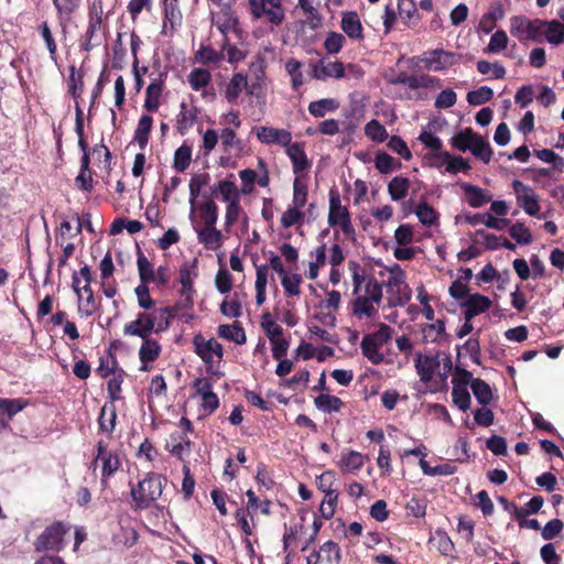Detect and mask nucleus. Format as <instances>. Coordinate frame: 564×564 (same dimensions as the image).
Masks as SVG:
<instances>
[{
	"label": "nucleus",
	"mask_w": 564,
	"mask_h": 564,
	"mask_svg": "<svg viewBox=\"0 0 564 564\" xmlns=\"http://www.w3.org/2000/svg\"><path fill=\"white\" fill-rule=\"evenodd\" d=\"M257 278L254 283L257 305H262L267 301V286L269 276V267L265 264L256 265Z\"/></svg>",
	"instance_id": "34"
},
{
	"label": "nucleus",
	"mask_w": 564,
	"mask_h": 564,
	"mask_svg": "<svg viewBox=\"0 0 564 564\" xmlns=\"http://www.w3.org/2000/svg\"><path fill=\"white\" fill-rule=\"evenodd\" d=\"M414 367L421 381L430 382L434 379V375L440 367V357L423 355V352H416L414 359Z\"/></svg>",
	"instance_id": "16"
},
{
	"label": "nucleus",
	"mask_w": 564,
	"mask_h": 564,
	"mask_svg": "<svg viewBox=\"0 0 564 564\" xmlns=\"http://www.w3.org/2000/svg\"><path fill=\"white\" fill-rule=\"evenodd\" d=\"M347 39L343 33L329 32L324 41V47L329 55H336L343 50Z\"/></svg>",
	"instance_id": "60"
},
{
	"label": "nucleus",
	"mask_w": 564,
	"mask_h": 564,
	"mask_svg": "<svg viewBox=\"0 0 564 564\" xmlns=\"http://www.w3.org/2000/svg\"><path fill=\"white\" fill-rule=\"evenodd\" d=\"M338 501V492L333 490L332 492H327L322 500L319 507L321 517L325 519H332L336 512V506Z\"/></svg>",
	"instance_id": "61"
},
{
	"label": "nucleus",
	"mask_w": 564,
	"mask_h": 564,
	"mask_svg": "<svg viewBox=\"0 0 564 564\" xmlns=\"http://www.w3.org/2000/svg\"><path fill=\"white\" fill-rule=\"evenodd\" d=\"M340 104L335 98H322L316 101H312L307 109L311 116L325 117L327 112L336 111Z\"/></svg>",
	"instance_id": "38"
},
{
	"label": "nucleus",
	"mask_w": 564,
	"mask_h": 564,
	"mask_svg": "<svg viewBox=\"0 0 564 564\" xmlns=\"http://www.w3.org/2000/svg\"><path fill=\"white\" fill-rule=\"evenodd\" d=\"M248 87V78L242 73L232 74L225 89V99L229 104H236L243 88Z\"/></svg>",
	"instance_id": "30"
},
{
	"label": "nucleus",
	"mask_w": 564,
	"mask_h": 564,
	"mask_svg": "<svg viewBox=\"0 0 564 564\" xmlns=\"http://www.w3.org/2000/svg\"><path fill=\"white\" fill-rule=\"evenodd\" d=\"M338 465L343 471L356 473L365 465V457L360 452L347 451L341 454Z\"/></svg>",
	"instance_id": "32"
},
{
	"label": "nucleus",
	"mask_w": 564,
	"mask_h": 564,
	"mask_svg": "<svg viewBox=\"0 0 564 564\" xmlns=\"http://www.w3.org/2000/svg\"><path fill=\"white\" fill-rule=\"evenodd\" d=\"M285 68L291 78L292 88L299 89L300 87H302L304 83L302 74V63L291 57V59L285 62Z\"/></svg>",
	"instance_id": "54"
},
{
	"label": "nucleus",
	"mask_w": 564,
	"mask_h": 564,
	"mask_svg": "<svg viewBox=\"0 0 564 564\" xmlns=\"http://www.w3.org/2000/svg\"><path fill=\"white\" fill-rule=\"evenodd\" d=\"M228 26L229 25L225 24V22L221 25H218L219 31L224 34L223 50L227 51V62L238 63V62L243 61L246 55H245L243 51L238 48L237 45L228 43V36H227Z\"/></svg>",
	"instance_id": "48"
},
{
	"label": "nucleus",
	"mask_w": 564,
	"mask_h": 564,
	"mask_svg": "<svg viewBox=\"0 0 564 564\" xmlns=\"http://www.w3.org/2000/svg\"><path fill=\"white\" fill-rule=\"evenodd\" d=\"M349 210L347 206L341 205V196L336 188L329 191V213L328 224L330 226H340Z\"/></svg>",
	"instance_id": "23"
},
{
	"label": "nucleus",
	"mask_w": 564,
	"mask_h": 564,
	"mask_svg": "<svg viewBox=\"0 0 564 564\" xmlns=\"http://www.w3.org/2000/svg\"><path fill=\"white\" fill-rule=\"evenodd\" d=\"M192 160V148L187 144L178 147L174 152V170L184 172L188 169Z\"/></svg>",
	"instance_id": "51"
},
{
	"label": "nucleus",
	"mask_w": 564,
	"mask_h": 564,
	"mask_svg": "<svg viewBox=\"0 0 564 564\" xmlns=\"http://www.w3.org/2000/svg\"><path fill=\"white\" fill-rule=\"evenodd\" d=\"M508 36L503 30H498L491 34L489 43L485 51L488 53H497L503 51L508 46Z\"/></svg>",
	"instance_id": "62"
},
{
	"label": "nucleus",
	"mask_w": 564,
	"mask_h": 564,
	"mask_svg": "<svg viewBox=\"0 0 564 564\" xmlns=\"http://www.w3.org/2000/svg\"><path fill=\"white\" fill-rule=\"evenodd\" d=\"M166 73H159L156 78H152L145 89L144 108L154 112L160 109V97L164 91Z\"/></svg>",
	"instance_id": "14"
},
{
	"label": "nucleus",
	"mask_w": 564,
	"mask_h": 564,
	"mask_svg": "<svg viewBox=\"0 0 564 564\" xmlns=\"http://www.w3.org/2000/svg\"><path fill=\"white\" fill-rule=\"evenodd\" d=\"M199 110L196 106H189L182 102L176 117L175 128L182 135L188 133L189 129L196 123Z\"/></svg>",
	"instance_id": "21"
},
{
	"label": "nucleus",
	"mask_w": 564,
	"mask_h": 564,
	"mask_svg": "<svg viewBox=\"0 0 564 564\" xmlns=\"http://www.w3.org/2000/svg\"><path fill=\"white\" fill-rule=\"evenodd\" d=\"M302 275L300 273H285L282 279V286L286 297L301 295Z\"/></svg>",
	"instance_id": "50"
},
{
	"label": "nucleus",
	"mask_w": 564,
	"mask_h": 564,
	"mask_svg": "<svg viewBox=\"0 0 564 564\" xmlns=\"http://www.w3.org/2000/svg\"><path fill=\"white\" fill-rule=\"evenodd\" d=\"M421 62L425 69L443 70L452 67V65L456 63V55L454 52L438 48L426 52L423 57H421Z\"/></svg>",
	"instance_id": "13"
},
{
	"label": "nucleus",
	"mask_w": 564,
	"mask_h": 564,
	"mask_svg": "<svg viewBox=\"0 0 564 564\" xmlns=\"http://www.w3.org/2000/svg\"><path fill=\"white\" fill-rule=\"evenodd\" d=\"M134 294L138 300V305L140 308H144L149 312L151 308L155 307V301L151 295L149 284L140 283L134 288Z\"/></svg>",
	"instance_id": "55"
},
{
	"label": "nucleus",
	"mask_w": 564,
	"mask_h": 564,
	"mask_svg": "<svg viewBox=\"0 0 564 564\" xmlns=\"http://www.w3.org/2000/svg\"><path fill=\"white\" fill-rule=\"evenodd\" d=\"M365 134L372 141L383 142L388 139L389 134L387 129L380 121L370 120L365 126Z\"/></svg>",
	"instance_id": "58"
},
{
	"label": "nucleus",
	"mask_w": 564,
	"mask_h": 564,
	"mask_svg": "<svg viewBox=\"0 0 564 564\" xmlns=\"http://www.w3.org/2000/svg\"><path fill=\"white\" fill-rule=\"evenodd\" d=\"M286 154L291 159L294 173H300L310 169L311 163L307 153L301 143H293L288 147Z\"/></svg>",
	"instance_id": "28"
},
{
	"label": "nucleus",
	"mask_w": 564,
	"mask_h": 564,
	"mask_svg": "<svg viewBox=\"0 0 564 564\" xmlns=\"http://www.w3.org/2000/svg\"><path fill=\"white\" fill-rule=\"evenodd\" d=\"M417 219L424 226H433L438 224L440 213L436 212L435 207L427 204V202H421L414 209Z\"/></svg>",
	"instance_id": "42"
},
{
	"label": "nucleus",
	"mask_w": 564,
	"mask_h": 564,
	"mask_svg": "<svg viewBox=\"0 0 564 564\" xmlns=\"http://www.w3.org/2000/svg\"><path fill=\"white\" fill-rule=\"evenodd\" d=\"M198 276L197 260L184 261L178 269L180 295L183 308L192 310L195 305V278Z\"/></svg>",
	"instance_id": "9"
},
{
	"label": "nucleus",
	"mask_w": 564,
	"mask_h": 564,
	"mask_svg": "<svg viewBox=\"0 0 564 564\" xmlns=\"http://www.w3.org/2000/svg\"><path fill=\"white\" fill-rule=\"evenodd\" d=\"M312 76L317 80H326L328 77L341 79L345 76L344 63L339 61L327 62L321 59L312 64Z\"/></svg>",
	"instance_id": "15"
},
{
	"label": "nucleus",
	"mask_w": 564,
	"mask_h": 564,
	"mask_svg": "<svg viewBox=\"0 0 564 564\" xmlns=\"http://www.w3.org/2000/svg\"><path fill=\"white\" fill-rule=\"evenodd\" d=\"M340 29L351 40L365 39L364 26L356 10H347L341 14Z\"/></svg>",
	"instance_id": "20"
},
{
	"label": "nucleus",
	"mask_w": 564,
	"mask_h": 564,
	"mask_svg": "<svg viewBox=\"0 0 564 564\" xmlns=\"http://www.w3.org/2000/svg\"><path fill=\"white\" fill-rule=\"evenodd\" d=\"M352 313L357 317L366 315L372 317L377 314V308L371 304L367 295H358L352 301Z\"/></svg>",
	"instance_id": "49"
},
{
	"label": "nucleus",
	"mask_w": 564,
	"mask_h": 564,
	"mask_svg": "<svg viewBox=\"0 0 564 564\" xmlns=\"http://www.w3.org/2000/svg\"><path fill=\"white\" fill-rule=\"evenodd\" d=\"M156 314L142 311L135 315V319L124 324L123 334L130 337L144 339L155 332Z\"/></svg>",
	"instance_id": "11"
},
{
	"label": "nucleus",
	"mask_w": 564,
	"mask_h": 564,
	"mask_svg": "<svg viewBox=\"0 0 564 564\" xmlns=\"http://www.w3.org/2000/svg\"><path fill=\"white\" fill-rule=\"evenodd\" d=\"M112 375V378L107 382V398L109 401L102 405L98 417L99 430L108 434H112L116 427L117 414L115 402L123 399L121 386L124 381L126 371L119 368L115 369Z\"/></svg>",
	"instance_id": "1"
},
{
	"label": "nucleus",
	"mask_w": 564,
	"mask_h": 564,
	"mask_svg": "<svg viewBox=\"0 0 564 564\" xmlns=\"http://www.w3.org/2000/svg\"><path fill=\"white\" fill-rule=\"evenodd\" d=\"M164 481H166L164 476L155 474V471H149L143 480H140L137 485L130 482V495L134 511L150 508L154 501L159 500Z\"/></svg>",
	"instance_id": "2"
},
{
	"label": "nucleus",
	"mask_w": 564,
	"mask_h": 564,
	"mask_svg": "<svg viewBox=\"0 0 564 564\" xmlns=\"http://www.w3.org/2000/svg\"><path fill=\"white\" fill-rule=\"evenodd\" d=\"M491 305L492 302L490 299L486 295L479 294V292L469 294L468 299L462 303V307L466 311L467 321H473L475 316L488 311Z\"/></svg>",
	"instance_id": "22"
},
{
	"label": "nucleus",
	"mask_w": 564,
	"mask_h": 564,
	"mask_svg": "<svg viewBox=\"0 0 564 564\" xmlns=\"http://www.w3.org/2000/svg\"><path fill=\"white\" fill-rule=\"evenodd\" d=\"M249 12L253 20H262L272 26L282 25L285 9L281 0H248Z\"/></svg>",
	"instance_id": "6"
},
{
	"label": "nucleus",
	"mask_w": 564,
	"mask_h": 564,
	"mask_svg": "<svg viewBox=\"0 0 564 564\" xmlns=\"http://www.w3.org/2000/svg\"><path fill=\"white\" fill-rule=\"evenodd\" d=\"M195 59L200 64H218L224 61V51H216L210 45L202 44L195 54Z\"/></svg>",
	"instance_id": "45"
},
{
	"label": "nucleus",
	"mask_w": 564,
	"mask_h": 564,
	"mask_svg": "<svg viewBox=\"0 0 564 564\" xmlns=\"http://www.w3.org/2000/svg\"><path fill=\"white\" fill-rule=\"evenodd\" d=\"M467 203L471 207H481L492 199V195L476 184L463 183L462 186Z\"/></svg>",
	"instance_id": "25"
},
{
	"label": "nucleus",
	"mask_w": 564,
	"mask_h": 564,
	"mask_svg": "<svg viewBox=\"0 0 564 564\" xmlns=\"http://www.w3.org/2000/svg\"><path fill=\"white\" fill-rule=\"evenodd\" d=\"M218 337L232 340L238 345H242L247 340L243 327L239 322H235L232 325L218 326Z\"/></svg>",
	"instance_id": "36"
},
{
	"label": "nucleus",
	"mask_w": 564,
	"mask_h": 564,
	"mask_svg": "<svg viewBox=\"0 0 564 564\" xmlns=\"http://www.w3.org/2000/svg\"><path fill=\"white\" fill-rule=\"evenodd\" d=\"M84 88L83 74L76 73L75 66L70 67V74L68 77V91L73 98L77 99L80 97Z\"/></svg>",
	"instance_id": "64"
},
{
	"label": "nucleus",
	"mask_w": 564,
	"mask_h": 564,
	"mask_svg": "<svg viewBox=\"0 0 564 564\" xmlns=\"http://www.w3.org/2000/svg\"><path fill=\"white\" fill-rule=\"evenodd\" d=\"M544 20L528 19L527 15H512L510 19V34L523 43L532 40L535 43L543 41Z\"/></svg>",
	"instance_id": "7"
},
{
	"label": "nucleus",
	"mask_w": 564,
	"mask_h": 564,
	"mask_svg": "<svg viewBox=\"0 0 564 564\" xmlns=\"http://www.w3.org/2000/svg\"><path fill=\"white\" fill-rule=\"evenodd\" d=\"M193 345L195 354L206 364L207 371L214 373V356L220 361L224 358V346L215 338L206 339L202 333L194 335Z\"/></svg>",
	"instance_id": "10"
},
{
	"label": "nucleus",
	"mask_w": 564,
	"mask_h": 564,
	"mask_svg": "<svg viewBox=\"0 0 564 564\" xmlns=\"http://www.w3.org/2000/svg\"><path fill=\"white\" fill-rule=\"evenodd\" d=\"M420 330L422 333L423 343L440 344L441 338L448 337V334L445 330V321L444 319H437L433 324L420 325Z\"/></svg>",
	"instance_id": "29"
},
{
	"label": "nucleus",
	"mask_w": 564,
	"mask_h": 564,
	"mask_svg": "<svg viewBox=\"0 0 564 564\" xmlns=\"http://www.w3.org/2000/svg\"><path fill=\"white\" fill-rule=\"evenodd\" d=\"M471 390L478 403L488 405L492 401V390L487 381L482 379H474L471 381Z\"/></svg>",
	"instance_id": "44"
},
{
	"label": "nucleus",
	"mask_w": 564,
	"mask_h": 564,
	"mask_svg": "<svg viewBox=\"0 0 564 564\" xmlns=\"http://www.w3.org/2000/svg\"><path fill=\"white\" fill-rule=\"evenodd\" d=\"M162 351V346L155 338L147 337L142 339V344L139 347V361H140V370L149 371L151 370V364L159 358Z\"/></svg>",
	"instance_id": "17"
},
{
	"label": "nucleus",
	"mask_w": 564,
	"mask_h": 564,
	"mask_svg": "<svg viewBox=\"0 0 564 564\" xmlns=\"http://www.w3.org/2000/svg\"><path fill=\"white\" fill-rule=\"evenodd\" d=\"M72 531V524L63 520H54L46 525L39 536H36L33 546L36 551L61 552L66 547L65 538Z\"/></svg>",
	"instance_id": "3"
},
{
	"label": "nucleus",
	"mask_w": 564,
	"mask_h": 564,
	"mask_svg": "<svg viewBox=\"0 0 564 564\" xmlns=\"http://www.w3.org/2000/svg\"><path fill=\"white\" fill-rule=\"evenodd\" d=\"M187 80L194 91L208 86L212 82V74L206 68H193L187 76Z\"/></svg>",
	"instance_id": "47"
},
{
	"label": "nucleus",
	"mask_w": 564,
	"mask_h": 564,
	"mask_svg": "<svg viewBox=\"0 0 564 564\" xmlns=\"http://www.w3.org/2000/svg\"><path fill=\"white\" fill-rule=\"evenodd\" d=\"M410 180L405 176H394L388 184V192L392 200H402L409 194Z\"/></svg>",
	"instance_id": "40"
},
{
	"label": "nucleus",
	"mask_w": 564,
	"mask_h": 564,
	"mask_svg": "<svg viewBox=\"0 0 564 564\" xmlns=\"http://www.w3.org/2000/svg\"><path fill=\"white\" fill-rule=\"evenodd\" d=\"M390 83L392 85H404L411 89L435 88L441 86L440 78L429 74L409 75L406 73H399L394 78L390 79Z\"/></svg>",
	"instance_id": "12"
},
{
	"label": "nucleus",
	"mask_w": 564,
	"mask_h": 564,
	"mask_svg": "<svg viewBox=\"0 0 564 564\" xmlns=\"http://www.w3.org/2000/svg\"><path fill=\"white\" fill-rule=\"evenodd\" d=\"M198 236V242L204 243L206 249L217 250L224 245L223 231L217 229L215 226L208 228H199L196 230Z\"/></svg>",
	"instance_id": "27"
},
{
	"label": "nucleus",
	"mask_w": 564,
	"mask_h": 564,
	"mask_svg": "<svg viewBox=\"0 0 564 564\" xmlns=\"http://www.w3.org/2000/svg\"><path fill=\"white\" fill-rule=\"evenodd\" d=\"M465 221L469 225L476 226L479 224H484L490 229L503 230L509 226L510 219L508 218H496L490 213H477V214H466Z\"/></svg>",
	"instance_id": "24"
},
{
	"label": "nucleus",
	"mask_w": 564,
	"mask_h": 564,
	"mask_svg": "<svg viewBox=\"0 0 564 564\" xmlns=\"http://www.w3.org/2000/svg\"><path fill=\"white\" fill-rule=\"evenodd\" d=\"M543 39L555 45L564 43V24L557 20H544V26H542V40Z\"/></svg>",
	"instance_id": "31"
},
{
	"label": "nucleus",
	"mask_w": 564,
	"mask_h": 564,
	"mask_svg": "<svg viewBox=\"0 0 564 564\" xmlns=\"http://www.w3.org/2000/svg\"><path fill=\"white\" fill-rule=\"evenodd\" d=\"M314 403L316 409L327 413L338 412L344 405V402L340 398L330 393H321L319 397L315 398Z\"/></svg>",
	"instance_id": "41"
},
{
	"label": "nucleus",
	"mask_w": 564,
	"mask_h": 564,
	"mask_svg": "<svg viewBox=\"0 0 564 564\" xmlns=\"http://www.w3.org/2000/svg\"><path fill=\"white\" fill-rule=\"evenodd\" d=\"M393 328L386 324H380L377 332L365 334L360 343V349L365 358L373 365L384 362V356L380 351L383 345L391 340Z\"/></svg>",
	"instance_id": "4"
},
{
	"label": "nucleus",
	"mask_w": 564,
	"mask_h": 564,
	"mask_svg": "<svg viewBox=\"0 0 564 564\" xmlns=\"http://www.w3.org/2000/svg\"><path fill=\"white\" fill-rule=\"evenodd\" d=\"M210 176L208 172H203V174H197L192 177L188 184L189 188V203L193 206L192 215H194V206L197 197L199 196L203 187L208 184Z\"/></svg>",
	"instance_id": "46"
},
{
	"label": "nucleus",
	"mask_w": 564,
	"mask_h": 564,
	"mask_svg": "<svg viewBox=\"0 0 564 564\" xmlns=\"http://www.w3.org/2000/svg\"><path fill=\"white\" fill-rule=\"evenodd\" d=\"M390 276L387 280L388 304L390 307H403L412 296V290L405 283V273L399 264L389 268Z\"/></svg>",
	"instance_id": "5"
},
{
	"label": "nucleus",
	"mask_w": 564,
	"mask_h": 564,
	"mask_svg": "<svg viewBox=\"0 0 564 564\" xmlns=\"http://www.w3.org/2000/svg\"><path fill=\"white\" fill-rule=\"evenodd\" d=\"M79 284L80 280L77 274L74 273L72 278V286L79 297V310L83 311L86 316H90L97 307L94 291L91 290V285L85 284L80 288Z\"/></svg>",
	"instance_id": "19"
},
{
	"label": "nucleus",
	"mask_w": 564,
	"mask_h": 564,
	"mask_svg": "<svg viewBox=\"0 0 564 564\" xmlns=\"http://www.w3.org/2000/svg\"><path fill=\"white\" fill-rule=\"evenodd\" d=\"M469 151L476 158L482 160L484 163H489L492 158V148L489 145L488 141L484 140L482 135L473 132L471 144Z\"/></svg>",
	"instance_id": "37"
},
{
	"label": "nucleus",
	"mask_w": 564,
	"mask_h": 564,
	"mask_svg": "<svg viewBox=\"0 0 564 564\" xmlns=\"http://www.w3.org/2000/svg\"><path fill=\"white\" fill-rule=\"evenodd\" d=\"M37 31H39L40 35L42 36V39L44 40V43L46 44V50L48 51L51 59L56 61L57 45H56V40L52 33V28L48 25V22L43 21L37 26Z\"/></svg>",
	"instance_id": "52"
},
{
	"label": "nucleus",
	"mask_w": 564,
	"mask_h": 564,
	"mask_svg": "<svg viewBox=\"0 0 564 564\" xmlns=\"http://www.w3.org/2000/svg\"><path fill=\"white\" fill-rule=\"evenodd\" d=\"M321 554L323 562L338 563L341 561V549L339 544L334 541H326L321 544Z\"/></svg>",
	"instance_id": "59"
},
{
	"label": "nucleus",
	"mask_w": 564,
	"mask_h": 564,
	"mask_svg": "<svg viewBox=\"0 0 564 564\" xmlns=\"http://www.w3.org/2000/svg\"><path fill=\"white\" fill-rule=\"evenodd\" d=\"M398 13L408 28H415L419 25L421 15L416 8L414 0H398Z\"/></svg>",
	"instance_id": "26"
},
{
	"label": "nucleus",
	"mask_w": 564,
	"mask_h": 564,
	"mask_svg": "<svg viewBox=\"0 0 564 564\" xmlns=\"http://www.w3.org/2000/svg\"><path fill=\"white\" fill-rule=\"evenodd\" d=\"M452 398L453 404H455L460 411H467L471 404V397L468 388L466 387L453 384Z\"/></svg>",
	"instance_id": "53"
},
{
	"label": "nucleus",
	"mask_w": 564,
	"mask_h": 564,
	"mask_svg": "<svg viewBox=\"0 0 564 564\" xmlns=\"http://www.w3.org/2000/svg\"><path fill=\"white\" fill-rule=\"evenodd\" d=\"M163 12V28L170 25L171 30L175 31L176 28L182 25L183 14L178 3H167V0H164Z\"/></svg>",
	"instance_id": "39"
},
{
	"label": "nucleus",
	"mask_w": 564,
	"mask_h": 564,
	"mask_svg": "<svg viewBox=\"0 0 564 564\" xmlns=\"http://www.w3.org/2000/svg\"><path fill=\"white\" fill-rule=\"evenodd\" d=\"M199 216L203 220V227L215 226L219 218V209L214 199L203 202L198 207Z\"/></svg>",
	"instance_id": "43"
},
{
	"label": "nucleus",
	"mask_w": 564,
	"mask_h": 564,
	"mask_svg": "<svg viewBox=\"0 0 564 564\" xmlns=\"http://www.w3.org/2000/svg\"><path fill=\"white\" fill-rule=\"evenodd\" d=\"M137 267L140 283L151 284L155 281V269L152 262L145 258L140 248H138Z\"/></svg>",
	"instance_id": "35"
},
{
	"label": "nucleus",
	"mask_w": 564,
	"mask_h": 564,
	"mask_svg": "<svg viewBox=\"0 0 564 564\" xmlns=\"http://www.w3.org/2000/svg\"><path fill=\"white\" fill-rule=\"evenodd\" d=\"M29 404L28 399L23 398H0V427L7 429L11 419L20 411L26 409Z\"/></svg>",
	"instance_id": "18"
},
{
	"label": "nucleus",
	"mask_w": 564,
	"mask_h": 564,
	"mask_svg": "<svg viewBox=\"0 0 564 564\" xmlns=\"http://www.w3.org/2000/svg\"><path fill=\"white\" fill-rule=\"evenodd\" d=\"M509 235L511 238L516 239L518 243L528 245L532 241V234L525 227L523 223H516L510 226Z\"/></svg>",
	"instance_id": "63"
},
{
	"label": "nucleus",
	"mask_w": 564,
	"mask_h": 564,
	"mask_svg": "<svg viewBox=\"0 0 564 564\" xmlns=\"http://www.w3.org/2000/svg\"><path fill=\"white\" fill-rule=\"evenodd\" d=\"M494 97V91L489 86L478 87L476 90L467 93V101L469 105L479 106L489 102Z\"/></svg>",
	"instance_id": "57"
},
{
	"label": "nucleus",
	"mask_w": 564,
	"mask_h": 564,
	"mask_svg": "<svg viewBox=\"0 0 564 564\" xmlns=\"http://www.w3.org/2000/svg\"><path fill=\"white\" fill-rule=\"evenodd\" d=\"M98 463L101 465L100 482L106 488L109 485L110 477L115 476L116 471L119 470L121 460L116 452L108 451L107 444L102 440L96 444V455L91 460L94 469H96Z\"/></svg>",
	"instance_id": "8"
},
{
	"label": "nucleus",
	"mask_w": 564,
	"mask_h": 564,
	"mask_svg": "<svg viewBox=\"0 0 564 564\" xmlns=\"http://www.w3.org/2000/svg\"><path fill=\"white\" fill-rule=\"evenodd\" d=\"M153 117L150 115H143L140 117L138 127L134 130V141L138 142L139 148L145 149L151 135L153 128Z\"/></svg>",
	"instance_id": "33"
},
{
	"label": "nucleus",
	"mask_w": 564,
	"mask_h": 564,
	"mask_svg": "<svg viewBox=\"0 0 564 564\" xmlns=\"http://www.w3.org/2000/svg\"><path fill=\"white\" fill-rule=\"evenodd\" d=\"M365 295L371 304L379 305L383 295L382 284L373 276L368 278L365 283Z\"/></svg>",
	"instance_id": "56"
}]
</instances>
